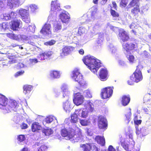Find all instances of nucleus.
Returning <instances> with one entry per match:
<instances>
[{
    "instance_id": "nucleus-43",
    "label": "nucleus",
    "mask_w": 151,
    "mask_h": 151,
    "mask_svg": "<svg viewBox=\"0 0 151 151\" xmlns=\"http://www.w3.org/2000/svg\"><path fill=\"white\" fill-rule=\"evenodd\" d=\"M136 134L138 136L141 137H143L144 135L142 130V129L137 130Z\"/></svg>"
},
{
    "instance_id": "nucleus-6",
    "label": "nucleus",
    "mask_w": 151,
    "mask_h": 151,
    "mask_svg": "<svg viewBox=\"0 0 151 151\" xmlns=\"http://www.w3.org/2000/svg\"><path fill=\"white\" fill-rule=\"evenodd\" d=\"M118 37L123 42L128 41L130 39L128 33L123 29H119Z\"/></svg>"
},
{
    "instance_id": "nucleus-19",
    "label": "nucleus",
    "mask_w": 151,
    "mask_h": 151,
    "mask_svg": "<svg viewBox=\"0 0 151 151\" xmlns=\"http://www.w3.org/2000/svg\"><path fill=\"white\" fill-rule=\"evenodd\" d=\"M41 128L40 126L38 125V131L41 130L42 132L45 134L46 136H49L53 133V131L49 127H47L46 128H43L42 129H41Z\"/></svg>"
},
{
    "instance_id": "nucleus-63",
    "label": "nucleus",
    "mask_w": 151,
    "mask_h": 151,
    "mask_svg": "<svg viewBox=\"0 0 151 151\" xmlns=\"http://www.w3.org/2000/svg\"><path fill=\"white\" fill-rule=\"evenodd\" d=\"M19 46L18 44H16V43H12L10 45V47H15Z\"/></svg>"
},
{
    "instance_id": "nucleus-35",
    "label": "nucleus",
    "mask_w": 151,
    "mask_h": 151,
    "mask_svg": "<svg viewBox=\"0 0 151 151\" xmlns=\"http://www.w3.org/2000/svg\"><path fill=\"white\" fill-rule=\"evenodd\" d=\"M110 11L111 15L115 18V20L119 17V14L118 12L112 9H110Z\"/></svg>"
},
{
    "instance_id": "nucleus-49",
    "label": "nucleus",
    "mask_w": 151,
    "mask_h": 151,
    "mask_svg": "<svg viewBox=\"0 0 151 151\" xmlns=\"http://www.w3.org/2000/svg\"><path fill=\"white\" fill-rule=\"evenodd\" d=\"M29 61L31 64H35L37 63L38 62V60L37 58L30 59Z\"/></svg>"
},
{
    "instance_id": "nucleus-27",
    "label": "nucleus",
    "mask_w": 151,
    "mask_h": 151,
    "mask_svg": "<svg viewBox=\"0 0 151 151\" xmlns=\"http://www.w3.org/2000/svg\"><path fill=\"white\" fill-rule=\"evenodd\" d=\"M19 0H7V4L10 8L11 9L15 5L19 4Z\"/></svg>"
},
{
    "instance_id": "nucleus-37",
    "label": "nucleus",
    "mask_w": 151,
    "mask_h": 151,
    "mask_svg": "<svg viewBox=\"0 0 151 151\" xmlns=\"http://www.w3.org/2000/svg\"><path fill=\"white\" fill-rule=\"evenodd\" d=\"M32 131L34 132H38V123L34 122L32 124L31 127Z\"/></svg>"
},
{
    "instance_id": "nucleus-64",
    "label": "nucleus",
    "mask_w": 151,
    "mask_h": 151,
    "mask_svg": "<svg viewBox=\"0 0 151 151\" xmlns=\"http://www.w3.org/2000/svg\"><path fill=\"white\" fill-rule=\"evenodd\" d=\"M93 151H99L98 148L96 145H93Z\"/></svg>"
},
{
    "instance_id": "nucleus-1",
    "label": "nucleus",
    "mask_w": 151,
    "mask_h": 151,
    "mask_svg": "<svg viewBox=\"0 0 151 151\" xmlns=\"http://www.w3.org/2000/svg\"><path fill=\"white\" fill-rule=\"evenodd\" d=\"M84 63L93 73H97L99 68L101 66L100 61L94 57L87 55L82 59Z\"/></svg>"
},
{
    "instance_id": "nucleus-13",
    "label": "nucleus",
    "mask_w": 151,
    "mask_h": 151,
    "mask_svg": "<svg viewBox=\"0 0 151 151\" xmlns=\"http://www.w3.org/2000/svg\"><path fill=\"white\" fill-rule=\"evenodd\" d=\"M74 48L72 46H64L62 48V52L60 53V56L63 57L65 56L69 55Z\"/></svg>"
},
{
    "instance_id": "nucleus-34",
    "label": "nucleus",
    "mask_w": 151,
    "mask_h": 151,
    "mask_svg": "<svg viewBox=\"0 0 151 151\" xmlns=\"http://www.w3.org/2000/svg\"><path fill=\"white\" fill-rule=\"evenodd\" d=\"M131 114V109H129L128 110V111L125 114V120L127 121L128 123L130 121V119Z\"/></svg>"
},
{
    "instance_id": "nucleus-59",
    "label": "nucleus",
    "mask_w": 151,
    "mask_h": 151,
    "mask_svg": "<svg viewBox=\"0 0 151 151\" xmlns=\"http://www.w3.org/2000/svg\"><path fill=\"white\" fill-rule=\"evenodd\" d=\"M108 150V151H116L115 149L111 145H110L109 146Z\"/></svg>"
},
{
    "instance_id": "nucleus-5",
    "label": "nucleus",
    "mask_w": 151,
    "mask_h": 151,
    "mask_svg": "<svg viewBox=\"0 0 151 151\" xmlns=\"http://www.w3.org/2000/svg\"><path fill=\"white\" fill-rule=\"evenodd\" d=\"M113 87L108 86L101 89V95L102 98L107 99L111 96L113 92Z\"/></svg>"
},
{
    "instance_id": "nucleus-61",
    "label": "nucleus",
    "mask_w": 151,
    "mask_h": 151,
    "mask_svg": "<svg viewBox=\"0 0 151 151\" xmlns=\"http://www.w3.org/2000/svg\"><path fill=\"white\" fill-rule=\"evenodd\" d=\"M30 8L32 11H35L36 9V6L35 5H32L30 6Z\"/></svg>"
},
{
    "instance_id": "nucleus-20",
    "label": "nucleus",
    "mask_w": 151,
    "mask_h": 151,
    "mask_svg": "<svg viewBox=\"0 0 151 151\" xmlns=\"http://www.w3.org/2000/svg\"><path fill=\"white\" fill-rule=\"evenodd\" d=\"M33 86L31 85H25L23 87V93L25 95H28L32 90Z\"/></svg>"
},
{
    "instance_id": "nucleus-17",
    "label": "nucleus",
    "mask_w": 151,
    "mask_h": 151,
    "mask_svg": "<svg viewBox=\"0 0 151 151\" xmlns=\"http://www.w3.org/2000/svg\"><path fill=\"white\" fill-rule=\"evenodd\" d=\"M21 22L20 20H14L11 22L10 28L14 31L17 30L19 28V26Z\"/></svg>"
},
{
    "instance_id": "nucleus-62",
    "label": "nucleus",
    "mask_w": 151,
    "mask_h": 151,
    "mask_svg": "<svg viewBox=\"0 0 151 151\" xmlns=\"http://www.w3.org/2000/svg\"><path fill=\"white\" fill-rule=\"evenodd\" d=\"M112 4L113 5V6L114 8L116 9H117V5L116 4L115 1H113L112 2Z\"/></svg>"
},
{
    "instance_id": "nucleus-9",
    "label": "nucleus",
    "mask_w": 151,
    "mask_h": 151,
    "mask_svg": "<svg viewBox=\"0 0 151 151\" xmlns=\"http://www.w3.org/2000/svg\"><path fill=\"white\" fill-rule=\"evenodd\" d=\"M77 132L73 135L72 134L71 136H70V139L73 138L75 142H78L81 141L83 139V136L81 130L78 127H76Z\"/></svg>"
},
{
    "instance_id": "nucleus-41",
    "label": "nucleus",
    "mask_w": 151,
    "mask_h": 151,
    "mask_svg": "<svg viewBox=\"0 0 151 151\" xmlns=\"http://www.w3.org/2000/svg\"><path fill=\"white\" fill-rule=\"evenodd\" d=\"M56 41L55 40H51L45 42L44 44L47 46H51L54 45Z\"/></svg>"
},
{
    "instance_id": "nucleus-46",
    "label": "nucleus",
    "mask_w": 151,
    "mask_h": 151,
    "mask_svg": "<svg viewBox=\"0 0 151 151\" xmlns=\"http://www.w3.org/2000/svg\"><path fill=\"white\" fill-rule=\"evenodd\" d=\"M17 139L20 142H22L25 139V137L23 135H20L18 136Z\"/></svg>"
},
{
    "instance_id": "nucleus-11",
    "label": "nucleus",
    "mask_w": 151,
    "mask_h": 151,
    "mask_svg": "<svg viewBox=\"0 0 151 151\" xmlns=\"http://www.w3.org/2000/svg\"><path fill=\"white\" fill-rule=\"evenodd\" d=\"M84 101L83 95L79 92L75 94L73 99L74 103L76 106H79L82 104Z\"/></svg>"
},
{
    "instance_id": "nucleus-42",
    "label": "nucleus",
    "mask_w": 151,
    "mask_h": 151,
    "mask_svg": "<svg viewBox=\"0 0 151 151\" xmlns=\"http://www.w3.org/2000/svg\"><path fill=\"white\" fill-rule=\"evenodd\" d=\"M17 15L16 13L12 12L9 14V16H7L8 17L7 19H9L10 18H14L16 17Z\"/></svg>"
},
{
    "instance_id": "nucleus-48",
    "label": "nucleus",
    "mask_w": 151,
    "mask_h": 151,
    "mask_svg": "<svg viewBox=\"0 0 151 151\" xmlns=\"http://www.w3.org/2000/svg\"><path fill=\"white\" fill-rule=\"evenodd\" d=\"M4 5L3 2L2 1H0V15L4 8Z\"/></svg>"
},
{
    "instance_id": "nucleus-55",
    "label": "nucleus",
    "mask_w": 151,
    "mask_h": 151,
    "mask_svg": "<svg viewBox=\"0 0 151 151\" xmlns=\"http://www.w3.org/2000/svg\"><path fill=\"white\" fill-rule=\"evenodd\" d=\"M86 96L88 98H91L92 97L91 93L89 91H86Z\"/></svg>"
},
{
    "instance_id": "nucleus-39",
    "label": "nucleus",
    "mask_w": 151,
    "mask_h": 151,
    "mask_svg": "<svg viewBox=\"0 0 151 151\" xmlns=\"http://www.w3.org/2000/svg\"><path fill=\"white\" fill-rule=\"evenodd\" d=\"M121 1L119 3V6L122 7H126L128 3V0H120Z\"/></svg>"
},
{
    "instance_id": "nucleus-32",
    "label": "nucleus",
    "mask_w": 151,
    "mask_h": 151,
    "mask_svg": "<svg viewBox=\"0 0 151 151\" xmlns=\"http://www.w3.org/2000/svg\"><path fill=\"white\" fill-rule=\"evenodd\" d=\"M60 5L58 0L52 1L51 2V6L55 9H58V7H60Z\"/></svg>"
},
{
    "instance_id": "nucleus-31",
    "label": "nucleus",
    "mask_w": 151,
    "mask_h": 151,
    "mask_svg": "<svg viewBox=\"0 0 151 151\" xmlns=\"http://www.w3.org/2000/svg\"><path fill=\"white\" fill-rule=\"evenodd\" d=\"M6 35L9 38L16 40H19V35H15L13 33H7L6 34Z\"/></svg>"
},
{
    "instance_id": "nucleus-54",
    "label": "nucleus",
    "mask_w": 151,
    "mask_h": 151,
    "mask_svg": "<svg viewBox=\"0 0 151 151\" xmlns=\"http://www.w3.org/2000/svg\"><path fill=\"white\" fill-rule=\"evenodd\" d=\"M149 95L147 94L143 98V100L145 101H147L150 100V98Z\"/></svg>"
},
{
    "instance_id": "nucleus-26",
    "label": "nucleus",
    "mask_w": 151,
    "mask_h": 151,
    "mask_svg": "<svg viewBox=\"0 0 151 151\" xmlns=\"http://www.w3.org/2000/svg\"><path fill=\"white\" fill-rule=\"evenodd\" d=\"M60 18L63 22L66 23L68 21L70 18L66 14L62 13L60 14Z\"/></svg>"
},
{
    "instance_id": "nucleus-4",
    "label": "nucleus",
    "mask_w": 151,
    "mask_h": 151,
    "mask_svg": "<svg viewBox=\"0 0 151 151\" xmlns=\"http://www.w3.org/2000/svg\"><path fill=\"white\" fill-rule=\"evenodd\" d=\"M124 50L127 52H134L137 50L138 44L136 42H127L122 45Z\"/></svg>"
},
{
    "instance_id": "nucleus-22",
    "label": "nucleus",
    "mask_w": 151,
    "mask_h": 151,
    "mask_svg": "<svg viewBox=\"0 0 151 151\" xmlns=\"http://www.w3.org/2000/svg\"><path fill=\"white\" fill-rule=\"evenodd\" d=\"M140 12L139 6L136 5L131 10V13L132 15L135 17H138Z\"/></svg>"
},
{
    "instance_id": "nucleus-7",
    "label": "nucleus",
    "mask_w": 151,
    "mask_h": 151,
    "mask_svg": "<svg viewBox=\"0 0 151 151\" xmlns=\"http://www.w3.org/2000/svg\"><path fill=\"white\" fill-rule=\"evenodd\" d=\"M98 126L100 129H106L108 127L107 122L103 116L100 115L98 117Z\"/></svg>"
},
{
    "instance_id": "nucleus-14",
    "label": "nucleus",
    "mask_w": 151,
    "mask_h": 151,
    "mask_svg": "<svg viewBox=\"0 0 151 151\" xmlns=\"http://www.w3.org/2000/svg\"><path fill=\"white\" fill-rule=\"evenodd\" d=\"M18 106V103L16 101H11L9 102L8 105L5 107V109L7 112L11 111H15L16 108Z\"/></svg>"
},
{
    "instance_id": "nucleus-45",
    "label": "nucleus",
    "mask_w": 151,
    "mask_h": 151,
    "mask_svg": "<svg viewBox=\"0 0 151 151\" xmlns=\"http://www.w3.org/2000/svg\"><path fill=\"white\" fill-rule=\"evenodd\" d=\"M81 117L83 118H86L88 116V112L86 111H83L81 109Z\"/></svg>"
},
{
    "instance_id": "nucleus-36",
    "label": "nucleus",
    "mask_w": 151,
    "mask_h": 151,
    "mask_svg": "<svg viewBox=\"0 0 151 151\" xmlns=\"http://www.w3.org/2000/svg\"><path fill=\"white\" fill-rule=\"evenodd\" d=\"M71 119L70 122L71 123L75 124L76 123L78 122V118L77 116L73 114L71 115Z\"/></svg>"
},
{
    "instance_id": "nucleus-47",
    "label": "nucleus",
    "mask_w": 151,
    "mask_h": 151,
    "mask_svg": "<svg viewBox=\"0 0 151 151\" xmlns=\"http://www.w3.org/2000/svg\"><path fill=\"white\" fill-rule=\"evenodd\" d=\"M127 58L130 63H133L134 62V57L133 55H129L128 57Z\"/></svg>"
},
{
    "instance_id": "nucleus-50",
    "label": "nucleus",
    "mask_w": 151,
    "mask_h": 151,
    "mask_svg": "<svg viewBox=\"0 0 151 151\" xmlns=\"http://www.w3.org/2000/svg\"><path fill=\"white\" fill-rule=\"evenodd\" d=\"M81 109H76L74 112L73 114H75V115L78 116V115H79L80 114V112H81Z\"/></svg>"
},
{
    "instance_id": "nucleus-28",
    "label": "nucleus",
    "mask_w": 151,
    "mask_h": 151,
    "mask_svg": "<svg viewBox=\"0 0 151 151\" xmlns=\"http://www.w3.org/2000/svg\"><path fill=\"white\" fill-rule=\"evenodd\" d=\"M63 107L64 109L66 112H70L71 109L70 104L68 101H66L63 103Z\"/></svg>"
},
{
    "instance_id": "nucleus-58",
    "label": "nucleus",
    "mask_w": 151,
    "mask_h": 151,
    "mask_svg": "<svg viewBox=\"0 0 151 151\" xmlns=\"http://www.w3.org/2000/svg\"><path fill=\"white\" fill-rule=\"evenodd\" d=\"M142 55L145 58H147L148 57V53L146 51H144Z\"/></svg>"
},
{
    "instance_id": "nucleus-10",
    "label": "nucleus",
    "mask_w": 151,
    "mask_h": 151,
    "mask_svg": "<svg viewBox=\"0 0 151 151\" xmlns=\"http://www.w3.org/2000/svg\"><path fill=\"white\" fill-rule=\"evenodd\" d=\"M109 76L108 71L106 68H101L99 71L98 77L101 81H106Z\"/></svg>"
},
{
    "instance_id": "nucleus-23",
    "label": "nucleus",
    "mask_w": 151,
    "mask_h": 151,
    "mask_svg": "<svg viewBox=\"0 0 151 151\" xmlns=\"http://www.w3.org/2000/svg\"><path fill=\"white\" fill-rule=\"evenodd\" d=\"M130 99L129 96H123L122 98L121 103L122 105L125 106L127 105L130 101Z\"/></svg>"
},
{
    "instance_id": "nucleus-24",
    "label": "nucleus",
    "mask_w": 151,
    "mask_h": 151,
    "mask_svg": "<svg viewBox=\"0 0 151 151\" xmlns=\"http://www.w3.org/2000/svg\"><path fill=\"white\" fill-rule=\"evenodd\" d=\"M50 76L53 78H58L60 77V74L59 71L54 70L50 71Z\"/></svg>"
},
{
    "instance_id": "nucleus-12",
    "label": "nucleus",
    "mask_w": 151,
    "mask_h": 151,
    "mask_svg": "<svg viewBox=\"0 0 151 151\" xmlns=\"http://www.w3.org/2000/svg\"><path fill=\"white\" fill-rule=\"evenodd\" d=\"M19 14L24 22L26 23L30 22L29 13L27 10L23 9H20L19 11Z\"/></svg>"
},
{
    "instance_id": "nucleus-33",
    "label": "nucleus",
    "mask_w": 151,
    "mask_h": 151,
    "mask_svg": "<svg viewBox=\"0 0 151 151\" xmlns=\"http://www.w3.org/2000/svg\"><path fill=\"white\" fill-rule=\"evenodd\" d=\"M9 24L8 22H4L0 24V27L4 30L8 29L9 28Z\"/></svg>"
},
{
    "instance_id": "nucleus-52",
    "label": "nucleus",
    "mask_w": 151,
    "mask_h": 151,
    "mask_svg": "<svg viewBox=\"0 0 151 151\" xmlns=\"http://www.w3.org/2000/svg\"><path fill=\"white\" fill-rule=\"evenodd\" d=\"M24 73V71H21L17 72L15 74V76L17 77L23 74Z\"/></svg>"
},
{
    "instance_id": "nucleus-56",
    "label": "nucleus",
    "mask_w": 151,
    "mask_h": 151,
    "mask_svg": "<svg viewBox=\"0 0 151 151\" xmlns=\"http://www.w3.org/2000/svg\"><path fill=\"white\" fill-rule=\"evenodd\" d=\"M134 123L135 124L137 125H139L142 122V120H134Z\"/></svg>"
},
{
    "instance_id": "nucleus-60",
    "label": "nucleus",
    "mask_w": 151,
    "mask_h": 151,
    "mask_svg": "<svg viewBox=\"0 0 151 151\" xmlns=\"http://www.w3.org/2000/svg\"><path fill=\"white\" fill-rule=\"evenodd\" d=\"M61 89L62 91L64 92H65L67 89V86L66 85L63 84V85L61 87Z\"/></svg>"
},
{
    "instance_id": "nucleus-3",
    "label": "nucleus",
    "mask_w": 151,
    "mask_h": 151,
    "mask_svg": "<svg viewBox=\"0 0 151 151\" xmlns=\"http://www.w3.org/2000/svg\"><path fill=\"white\" fill-rule=\"evenodd\" d=\"M72 78L76 82L78 83L81 86L85 85L86 82L82 74L80 73L78 70L75 69L72 73Z\"/></svg>"
},
{
    "instance_id": "nucleus-51",
    "label": "nucleus",
    "mask_w": 151,
    "mask_h": 151,
    "mask_svg": "<svg viewBox=\"0 0 151 151\" xmlns=\"http://www.w3.org/2000/svg\"><path fill=\"white\" fill-rule=\"evenodd\" d=\"M47 149V147L44 145L41 146L38 149V151H45Z\"/></svg>"
},
{
    "instance_id": "nucleus-57",
    "label": "nucleus",
    "mask_w": 151,
    "mask_h": 151,
    "mask_svg": "<svg viewBox=\"0 0 151 151\" xmlns=\"http://www.w3.org/2000/svg\"><path fill=\"white\" fill-rule=\"evenodd\" d=\"M21 127L22 129H25L27 128L28 126L26 124L23 123L21 126Z\"/></svg>"
},
{
    "instance_id": "nucleus-8",
    "label": "nucleus",
    "mask_w": 151,
    "mask_h": 151,
    "mask_svg": "<svg viewBox=\"0 0 151 151\" xmlns=\"http://www.w3.org/2000/svg\"><path fill=\"white\" fill-rule=\"evenodd\" d=\"M121 145L124 149L127 151H139V149L137 147H134V142L131 141L130 143L127 144L125 143L122 142L121 143Z\"/></svg>"
},
{
    "instance_id": "nucleus-25",
    "label": "nucleus",
    "mask_w": 151,
    "mask_h": 151,
    "mask_svg": "<svg viewBox=\"0 0 151 151\" xmlns=\"http://www.w3.org/2000/svg\"><path fill=\"white\" fill-rule=\"evenodd\" d=\"M80 147L83 148V151H91L92 147V145L91 143H86L81 145Z\"/></svg>"
},
{
    "instance_id": "nucleus-16",
    "label": "nucleus",
    "mask_w": 151,
    "mask_h": 151,
    "mask_svg": "<svg viewBox=\"0 0 151 151\" xmlns=\"http://www.w3.org/2000/svg\"><path fill=\"white\" fill-rule=\"evenodd\" d=\"M53 53L52 51H49L45 52L40 54L38 56V60H43L50 58Z\"/></svg>"
},
{
    "instance_id": "nucleus-29",
    "label": "nucleus",
    "mask_w": 151,
    "mask_h": 151,
    "mask_svg": "<svg viewBox=\"0 0 151 151\" xmlns=\"http://www.w3.org/2000/svg\"><path fill=\"white\" fill-rule=\"evenodd\" d=\"M53 30L55 32H58L62 28V25L60 23H55L53 25Z\"/></svg>"
},
{
    "instance_id": "nucleus-2",
    "label": "nucleus",
    "mask_w": 151,
    "mask_h": 151,
    "mask_svg": "<svg viewBox=\"0 0 151 151\" xmlns=\"http://www.w3.org/2000/svg\"><path fill=\"white\" fill-rule=\"evenodd\" d=\"M143 76L141 70L139 68V65L137 66V68L133 74L130 76L127 83L129 85L134 84V82L137 83L142 81Z\"/></svg>"
},
{
    "instance_id": "nucleus-38",
    "label": "nucleus",
    "mask_w": 151,
    "mask_h": 151,
    "mask_svg": "<svg viewBox=\"0 0 151 151\" xmlns=\"http://www.w3.org/2000/svg\"><path fill=\"white\" fill-rule=\"evenodd\" d=\"M80 123L83 126H86L88 125L91 122L90 121L89 119H80Z\"/></svg>"
},
{
    "instance_id": "nucleus-44",
    "label": "nucleus",
    "mask_w": 151,
    "mask_h": 151,
    "mask_svg": "<svg viewBox=\"0 0 151 151\" xmlns=\"http://www.w3.org/2000/svg\"><path fill=\"white\" fill-rule=\"evenodd\" d=\"M53 120V118L51 116H48L46 117L45 119V121L47 123H50L52 122Z\"/></svg>"
},
{
    "instance_id": "nucleus-18",
    "label": "nucleus",
    "mask_w": 151,
    "mask_h": 151,
    "mask_svg": "<svg viewBox=\"0 0 151 151\" xmlns=\"http://www.w3.org/2000/svg\"><path fill=\"white\" fill-rule=\"evenodd\" d=\"M8 102V99L5 96L0 93V107H6Z\"/></svg>"
},
{
    "instance_id": "nucleus-30",
    "label": "nucleus",
    "mask_w": 151,
    "mask_h": 151,
    "mask_svg": "<svg viewBox=\"0 0 151 151\" xmlns=\"http://www.w3.org/2000/svg\"><path fill=\"white\" fill-rule=\"evenodd\" d=\"M61 134L63 137H68L69 139H70V136H71L72 134L69 132L65 128L62 129L61 130Z\"/></svg>"
},
{
    "instance_id": "nucleus-40",
    "label": "nucleus",
    "mask_w": 151,
    "mask_h": 151,
    "mask_svg": "<svg viewBox=\"0 0 151 151\" xmlns=\"http://www.w3.org/2000/svg\"><path fill=\"white\" fill-rule=\"evenodd\" d=\"M139 1V0H132L129 4V5L130 7H133L135 6L138 5L137 4Z\"/></svg>"
},
{
    "instance_id": "nucleus-53",
    "label": "nucleus",
    "mask_w": 151,
    "mask_h": 151,
    "mask_svg": "<svg viewBox=\"0 0 151 151\" xmlns=\"http://www.w3.org/2000/svg\"><path fill=\"white\" fill-rule=\"evenodd\" d=\"M147 11V9L145 6H142L141 8V12L142 14L146 13Z\"/></svg>"
},
{
    "instance_id": "nucleus-15",
    "label": "nucleus",
    "mask_w": 151,
    "mask_h": 151,
    "mask_svg": "<svg viewBox=\"0 0 151 151\" xmlns=\"http://www.w3.org/2000/svg\"><path fill=\"white\" fill-rule=\"evenodd\" d=\"M51 25L50 24L45 23L42 27L40 32L44 35L51 34Z\"/></svg>"
},
{
    "instance_id": "nucleus-21",
    "label": "nucleus",
    "mask_w": 151,
    "mask_h": 151,
    "mask_svg": "<svg viewBox=\"0 0 151 151\" xmlns=\"http://www.w3.org/2000/svg\"><path fill=\"white\" fill-rule=\"evenodd\" d=\"M95 140L97 143L101 146L105 145V138L103 136H96L95 138Z\"/></svg>"
}]
</instances>
